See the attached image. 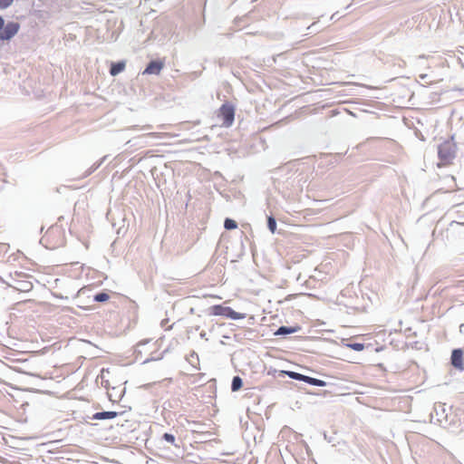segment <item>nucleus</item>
<instances>
[{
    "label": "nucleus",
    "mask_w": 464,
    "mask_h": 464,
    "mask_svg": "<svg viewBox=\"0 0 464 464\" xmlns=\"http://www.w3.org/2000/svg\"><path fill=\"white\" fill-rule=\"evenodd\" d=\"M106 157H103L102 159H101V160H99L98 162L94 163L92 167H90L89 169L86 171L85 176H89L92 173H93L103 163Z\"/></svg>",
    "instance_id": "nucleus-19"
},
{
    "label": "nucleus",
    "mask_w": 464,
    "mask_h": 464,
    "mask_svg": "<svg viewBox=\"0 0 464 464\" xmlns=\"http://www.w3.org/2000/svg\"><path fill=\"white\" fill-rule=\"evenodd\" d=\"M224 227L227 230H232L237 227V223L234 219L227 218L224 220Z\"/></svg>",
    "instance_id": "nucleus-16"
},
{
    "label": "nucleus",
    "mask_w": 464,
    "mask_h": 464,
    "mask_svg": "<svg viewBox=\"0 0 464 464\" xmlns=\"http://www.w3.org/2000/svg\"><path fill=\"white\" fill-rule=\"evenodd\" d=\"M243 386V380L240 376L236 375L232 379L231 382V391L232 392H237L239 391Z\"/></svg>",
    "instance_id": "nucleus-14"
},
{
    "label": "nucleus",
    "mask_w": 464,
    "mask_h": 464,
    "mask_svg": "<svg viewBox=\"0 0 464 464\" xmlns=\"http://www.w3.org/2000/svg\"><path fill=\"white\" fill-rule=\"evenodd\" d=\"M190 357L191 358H196V360H198V354L195 353V352H192L191 354H190Z\"/></svg>",
    "instance_id": "nucleus-26"
},
{
    "label": "nucleus",
    "mask_w": 464,
    "mask_h": 464,
    "mask_svg": "<svg viewBox=\"0 0 464 464\" xmlns=\"http://www.w3.org/2000/svg\"><path fill=\"white\" fill-rule=\"evenodd\" d=\"M210 314L218 316H224L232 320H239L246 318V314L234 311L230 306L222 304H215L210 307Z\"/></svg>",
    "instance_id": "nucleus-2"
},
{
    "label": "nucleus",
    "mask_w": 464,
    "mask_h": 464,
    "mask_svg": "<svg viewBox=\"0 0 464 464\" xmlns=\"http://www.w3.org/2000/svg\"><path fill=\"white\" fill-rule=\"evenodd\" d=\"M119 415V412L114 411H99L94 413L91 419L92 420H111L116 418Z\"/></svg>",
    "instance_id": "nucleus-8"
},
{
    "label": "nucleus",
    "mask_w": 464,
    "mask_h": 464,
    "mask_svg": "<svg viewBox=\"0 0 464 464\" xmlns=\"http://www.w3.org/2000/svg\"><path fill=\"white\" fill-rule=\"evenodd\" d=\"M462 205H463V204H457V205L453 206V208H458V207H460V206H462Z\"/></svg>",
    "instance_id": "nucleus-28"
},
{
    "label": "nucleus",
    "mask_w": 464,
    "mask_h": 464,
    "mask_svg": "<svg viewBox=\"0 0 464 464\" xmlns=\"http://www.w3.org/2000/svg\"><path fill=\"white\" fill-rule=\"evenodd\" d=\"M164 67V63L160 60H152L150 61L145 70L143 71V74H155L159 75L161 70Z\"/></svg>",
    "instance_id": "nucleus-7"
},
{
    "label": "nucleus",
    "mask_w": 464,
    "mask_h": 464,
    "mask_svg": "<svg viewBox=\"0 0 464 464\" xmlns=\"http://www.w3.org/2000/svg\"><path fill=\"white\" fill-rule=\"evenodd\" d=\"M346 346L356 352L362 351L365 347L364 343H348Z\"/></svg>",
    "instance_id": "nucleus-18"
},
{
    "label": "nucleus",
    "mask_w": 464,
    "mask_h": 464,
    "mask_svg": "<svg viewBox=\"0 0 464 464\" xmlns=\"http://www.w3.org/2000/svg\"><path fill=\"white\" fill-rule=\"evenodd\" d=\"M168 321H169L168 319L162 320L161 323H160L161 327H165V325L167 324Z\"/></svg>",
    "instance_id": "nucleus-25"
},
{
    "label": "nucleus",
    "mask_w": 464,
    "mask_h": 464,
    "mask_svg": "<svg viewBox=\"0 0 464 464\" xmlns=\"http://www.w3.org/2000/svg\"><path fill=\"white\" fill-rule=\"evenodd\" d=\"M20 29V24L17 22L10 21L0 31V41H10Z\"/></svg>",
    "instance_id": "nucleus-5"
},
{
    "label": "nucleus",
    "mask_w": 464,
    "mask_h": 464,
    "mask_svg": "<svg viewBox=\"0 0 464 464\" xmlns=\"http://www.w3.org/2000/svg\"><path fill=\"white\" fill-rule=\"evenodd\" d=\"M316 25H317V22H314L310 26H308L307 30H309L310 32L307 33L306 34L319 32L321 29L317 28Z\"/></svg>",
    "instance_id": "nucleus-23"
},
{
    "label": "nucleus",
    "mask_w": 464,
    "mask_h": 464,
    "mask_svg": "<svg viewBox=\"0 0 464 464\" xmlns=\"http://www.w3.org/2000/svg\"><path fill=\"white\" fill-rule=\"evenodd\" d=\"M451 365L459 370H464V362H463V350L460 348L454 349L451 353L450 357Z\"/></svg>",
    "instance_id": "nucleus-6"
},
{
    "label": "nucleus",
    "mask_w": 464,
    "mask_h": 464,
    "mask_svg": "<svg viewBox=\"0 0 464 464\" xmlns=\"http://www.w3.org/2000/svg\"><path fill=\"white\" fill-rule=\"evenodd\" d=\"M88 291H90V289H89V288H87V287H82L81 289H79V290H78V292H77V295H78V296H80V295H85V294H86V292H88Z\"/></svg>",
    "instance_id": "nucleus-24"
},
{
    "label": "nucleus",
    "mask_w": 464,
    "mask_h": 464,
    "mask_svg": "<svg viewBox=\"0 0 464 464\" xmlns=\"http://www.w3.org/2000/svg\"><path fill=\"white\" fill-rule=\"evenodd\" d=\"M454 224L464 226V214L459 216L456 219L451 220L450 226L452 227Z\"/></svg>",
    "instance_id": "nucleus-20"
},
{
    "label": "nucleus",
    "mask_w": 464,
    "mask_h": 464,
    "mask_svg": "<svg viewBox=\"0 0 464 464\" xmlns=\"http://www.w3.org/2000/svg\"><path fill=\"white\" fill-rule=\"evenodd\" d=\"M301 329L300 326H286L282 325L280 326L275 333V335H288L291 334L297 333Z\"/></svg>",
    "instance_id": "nucleus-9"
},
{
    "label": "nucleus",
    "mask_w": 464,
    "mask_h": 464,
    "mask_svg": "<svg viewBox=\"0 0 464 464\" xmlns=\"http://www.w3.org/2000/svg\"><path fill=\"white\" fill-rule=\"evenodd\" d=\"M218 117L222 121V125L230 127L235 120V107L229 102H225L218 110Z\"/></svg>",
    "instance_id": "nucleus-4"
},
{
    "label": "nucleus",
    "mask_w": 464,
    "mask_h": 464,
    "mask_svg": "<svg viewBox=\"0 0 464 464\" xmlns=\"http://www.w3.org/2000/svg\"><path fill=\"white\" fill-rule=\"evenodd\" d=\"M109 298H110L109 294L104 291L97 293L96 295H93V301L97 302V303L106 302L109 300Z\"/></svg>",
    "instance_id": "nucleus-15"
},
{
    "label": "nucleus",
    "mask_w": 464,
    "mask_h": 464,
    "mask_svg": "<svg viewBox=\"0 0 464 464\" xmlns=\"http://www.w3.org/2000/svg\"><path fill=\"white\" fill-rule=\"evenodd\" d=\"M151 360H152V358H147V359H145V360L143 361V362L145 363V362H150V361H151Z\"/></svg>",
    "instance_id": "nucleus-27"
},
{
    "label": "nucleus",
    "mask_w": 464,
    "mask_h": 464,
    "mask_svg": "<svg viewBox=\"0 0 464 464\" xmlns=\"http://www.w3.org/2000/svg\"><path fill=\"white\" fill-rule=\"evenodd\" d=\"M161 440L166 441L167 443L173 445L176 448H179V446H180L179 443H177V440H176V437L174 434L165 432L161 436Z\"/></svg>",
    "instance_id": "nucleus-13"
},
{
    "label": "nucleus",
    "mask_w": 464,
    "mask_h": 464,
    "mask_svg": "<svg viewBox=\"0 0 464 464\" xmlns=\"http://www.w3.org/2000/svg\"><path fill=\"white\" fill-rule=\"evenodd\" d=\"M148 343H149V340H145V341H141V342H140V343L136 345V348H135V353L137 354V355H136V358H138L139 354H141L140 348H141L142 346L146 345Z\"/></svg>",
    "instance_id": "nucleus-21"
},
{
    "label": "nucleus",
    "mask_w": 464,
    "mask_h": 464,
    "mask_svg": "<svg viewBox=\"0 0 464 464\" xmlns=\"http://www.w3.org/2000/svg\"><path fill=\"white\" fill-rule=\"evenodd\" d=\"M14 0H0V9H6L12 5Z\"/></svg>",
    "instance_id": "nucleus-22"
},
{
    "label": "nucleus",
    "mask_w": 464,
    "mask_h": 464,
    "mask_svg": "<svg viewBox=\"0 0 464 464\" xmlns=\"http://www.w3.org/2000/svg\"><path fill=\"white\" fill-rule=\"evenodd\" d=\"M288 376L289 378L293 379V380H296V381H300V382H304V377L305 375L304 374H302V373H299V372H293V371H279L278 372V377H284V376Z\"/></svg>",
    "instance_id": "nucleus-10"
},
{
    "label": "nucleus",
    "mask_w": 464,
    "mask_h": 464,
    "mask_svg": "<svg viewBox=\"0 0 464 464\" xmlns=\"http://www.w3.org/2000/svg\"><path fill=\"white\" fill-rule=\"evenodd\" d=\"M431 418H435L436 421L446 429L454 427L459 422L457 416L451 412V408L447 409L445 403L435 404Z\"/></svg>",
    "instance_id": "nucleus-1"
},
{
    "label": "nucleus",
    "mask_w": 464,
    "mask_h": 464,
    "mask_svg": "<svg viewBox=\"0 0 464 464\" xmlns=\"http://www.w3.org/2000/svg\"><path fill=\"white\" fill-rule=\"evenodd\" d=\"M267 228L273 234L276 230V220L272 215L267 217Z\"/></svg>",
    "instance_id": "nucleus-17"
},
{
    "label": "nucleus",
    "mask_w": 464,
    "mask_h": 464,
    "mask_svg": "<svg viewBox=\"0 0 464 464\" xmlns=\"http://www.w3.org/2000/svg\"><path fill=\"white\" fill-rule=\"evenodd\" d=\"M304 382H306L313 386H318V387H324L326 385V382L323 380L316 379L314 377H310L305 375Z\"/></svg>",
    "instance_id": "nucleus-12"
},
{
    "label": "nucleus",
    "mask_w": 464,
    "mask_h": 464,
    "mask_svg": "<svg viewBox=\"0 0 464 464\" xmlns=\"http://www.w3.org/2000/svg\"><path fill=\"white\" fill-rule=\"evenodd\" d=\"M125 62L124 61H119L116 63H112L110 67V73L112 76H116L125 69Z\"/></svg>",
    "instance_id": "nucleus-11"
},
{
    "label": "nucleus",
    "mask_w": 464,
    "mask_h": 464,
    "mask_svg": "<svg viewBox=\"0 0 464 464\" xmlns=\"http://www.w3.org/2000/svg\"><path fill=\"white\" fill-rule=\"evenodd\" d=\"M456 155V145L451 140H445L438 147L439 159L445 163H450Z\"/></svg>",
    "instance_id": "nucleus-3"
}]
</instances>
